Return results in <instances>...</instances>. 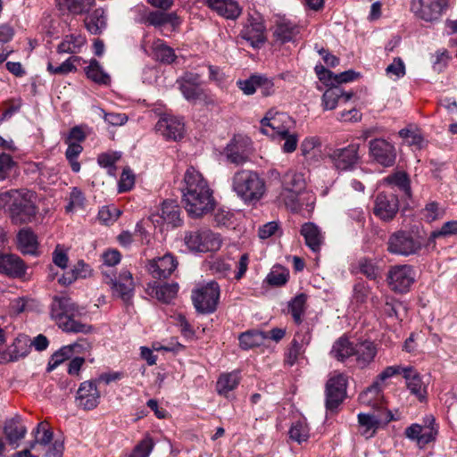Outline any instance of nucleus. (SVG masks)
Wrapping results in <instances>:
<instances>
[{"instance_id":"43","label":"nucleus","mask_w":457,"mask_h":457,"mask_svg":"<svg viewBox=\"0 0 457 457\" xmlns=\"http://www.w3.org/2000/svg\"><path fill=\"white\" fill-rule=\"evenodd\" d=\"M267 338V332L247 331L239 336V344L241 348L247 350L259 346Z\"/></svg>"},{"instance_id":"30","label":"nucleus","mask_w":457,"mask_h":457,"mask_svg":"<svg viewBox=\"0 0 457 457\" xmlns=\"http://www.w3.org/2000/svg\"><path fill=\"white\" fill-rule=\"evenodd\" d=\"M18 249L23 254H37L38 242L36 234L29 228H22L17 235Z\"/></svg>"},{"instance_id":"44","label":"nucleus","mask_w":457,"mask_h":457,"mask_svg":"<svg viewBox=\"0 0 457 457\" xmlns=\"http://www.w3.org/2000/svg\"><path fill=\"white\" fill-rule=\"evenodd\" d=\"M385 182L397 187L405 195L411 196L410 179L406 172L396 171L385 179Z\"/></svg>"},{"instance_id":"54","label":"nucleus","mask_w":457,"mask_h":457,"mask_svg":"<svg viewBox=\"0 0 457 457\" xmlns=\"http://www.w3.org/2000/svg\"><path fill=\"white\" fill-rule=\"evenodd\" d=\"M289 272L281 267L274 268L267 276V282L271 286L280 287L287 282Z\"/></svg>"},{"instance_id":"41","label":"nucleus","mask_w":457,"mask_h":457,"mask_svg":"<svg viewBox=\"0 0 457 457\" xmlns=\"http://www.w3.org/2000/svg\"><path fill=\"white\" fill-rule=\"evenodd\" d=\"M239 381L240 377L238 372L223 373L217 381L216 390L219 395L228 397V394L237 388Z\"/></svg>"},{"instance_id":"48","label":"nucleus","mask_w":457,"mask_h":457,"mask_svg":"<svg viewBox=\"0 0 457 457\" xmlns=\"http://www.w3.org/2000/svg\"><path fill=\"white\" fill-rule=\"evenodd\" d=\"M381 387L379 386L378 381H374L373 384L363 391L359 400L361 404L371 405L375 407L378 405V401L380 399Z\"/></svg>"},{"instance_id":"36","label":"nucleus","mask_w":457,"mask_h":457,"mask_svg":"<svg viewBox=\"0 0 457 457\" xmlns=\"http://www.w3.org/2000/svg\"><path fill=\"white\" fill-rule=\"evenodd\" d=\"M299 32V28L295 24L284 20L276 24L273 36L280 44H285L295 40Z\"/></svg>"},{"instance_id":"64","label":"nucleus","mask_w":457,"mask_h":457,"mask_svg":"<svg viewBox=\"0 0 457 457\" xmlns=\"http://www.w3.org/2000/svg\"><path fill=\"white\" fill-rule=\"evenodd\" d=\"M457 234V220H450L443 224L440 229L431 233L430 238L435 239L439 237H450Z\"/></svg>"},{"instance_id":"40","label":"nucleus","mask_w":457,"mask_h":457,"mask_svg":"<svg viewBox=\"0 0 457 457\" xmlns=\"http://www.w3.org/2000/svg\"><path fill=\"white\" fill-rule=\"evenodd\" d=\"M86 37L78 34L66 35L62 41L57 46L59 54H77L79 53L81 47L86 44Z\"/></svg>"},{"instance_id":"14","label":"nucleus","mask_w":457,"mask_h":457,"mask_svg":"<svg viewBox=\"0 0 457 457\" xmlns=\"http://www.w3.org/2000/svg\"><path fill=\"white\" fill-rule=\"evenodd\" d=\"M448 0H411V9L420 19L433 22L440 19Z\"/></svg>"},{"instance_id":"26","label":"nucleus","mask_w":457,"mask_h":457,"mask_svg":"<svg viewBox=\"0 0 457 457\" xmlns=\"http://www.w3.org/2000/svg\"><path fill=\"white\" fill-rule=\"evenodd\" d=\"M265 27L262 22H250L240 32L241 37L253 48L261 47L265 42Z\"/></svg>"},{"instance_id":"62","label":"nucleus","mask_w":457,"mask_h":457,"mask_svg":"<svg viewBox=\"0 0 457 457\" xmlns=\"http://www.w3.org/2000/svg\"><path fill=\"white\" fill-rule=\"evenodd\" d=\"M141 22L147 26L161 27L165 24V12L153 11L142 17Z\"/></svg>"},{"instance_id":"13","label":"nucleus","mask_w":457,"mask_h":457,"mask_svg":"<svg viewBox=\"0 0 457 457\" xmlns=\"http://www.w3.org/2000/svg\"><path fill=\"white\" fill-rule=\"evenodd\" d=\"M177 84L183 96L190 103L205 100L207 95L202 87L200 75L194 72H186L177 79Z\"/></svg>"},{"instance_id":"50","label":"nucleus","mask_w":457,"mask_h":457,"mask_svg":"<svg viewBox=\"0 0 457 457\" xmlns=\"http://www.w3.org/2000/svg\"><path fill=\"white\" fill-rule=\"evenodd\" d=\"M120 158V154L119 152H109L103 153L98 155L97 162L98 164L108 170V174L111 176H115L116 167L115 163Z\"/></svg>"},{"instance_id":"27","label":"nucleus","mask_w":457,"mask_h":457,"mask_svg":"<svg viewBox=\"0 0 457 457\" xmlns=\"http://www.w3.org/2000/svg\"><path fill=\"white\" fill-rule=\"evenodd\" d=\"M221 156L227 162L238 166L250 160L251 151L245 145H226L221 152Z\"/></svg>"},{"instance_id":"51","label":"nucleus","mask_w":457,"mask_h":457,"mask_svg":"<svg viewBox=\"0 0 457 457\" xmlns=\"http://www.w3.org/2000/svg\"><path fill=\"white\" fill-rule=\"evenodd\" d=\"M81 58L79 56H71L66 61H64L62 64L59 66H54L52 62H48L47 64V71L51 74H68L72 71H76L77 68L74 65L75 62L79 61Z\"/></svg>"},{"instance_id":"2","label":"nucleus","mask_w":457,"mask_h":457,"mask_svg":"<svg viewBox=\"0 0 457 457\" xmlns=\"http://www.w3.org/2000/svg\"><path fill=\"white\" fill-rule=\"evenodd\" d=\"M80 315V308L70 297L65 295L54 297L51 303V317L62 331L67 333H91L93 327L79 320L78 318Z\"/></svg>"},{"instance_id":"31","label":"nucleus","mask_w":457,"mask_h":457,"mask_svg":"<svg viewBox=\"0 0 457 457\" xmlns=\"http://www.w3.org/2000/svg\"><path fill=\"white\" fill-rule=\"evenodd\" d=\"M355 361L361 368H365L371 361H373L376 354L377 348L374 343L370 341H362L353 346Z\"/></svg>"},{"instance_id":"10","label":"nucleus","mask_w":457,"mask_h":457,"mask_svg":"<svg viewBox=\"0 0 457 457\" xmlns=\"http://www.w3.org/2000/svg\"><path fill=\"white\" fill-rule=\"evenodd\" d=\"M394 420V416L390 411L378 406L377 411L370 413H359L358 422L361 428V435L365 438L372 437L377 430Z\"/></svg>"},{"instance_id":"49","label":"nucleus","mask_w":457,"mask_h":457,"mask_svg":"<svg viewBox=\"0 0 457 457\" xmlns=\"http://www.w3.org/2000/svg\"><path fill=\"white\" fill-rule=\"evenodd\" d=\"M96 4V0H64V5L73 15L87 13Z\"/></svg>"},{"instance_id":"22","label":"nucleus","mask_w":457,"mask_h":457,"mask_svg":"<svg viewBox=\"0 0 457 457\" xmlns=\"http://www.w3.org/2000/svg\"><path fill=\"white\" fill-rule=\"evenodd\" d=\"M99 399L100 393L93 381H85L80 384L76 396L79 407L84 410L95 409L99 403Z\"/></svg>"},{"instance_id":"42","label":"nucleus","mask_w":457,"mask_h":457,"mask_svg":"<svg viewBox=\"0 0 457 457\" xmlns=\"http://www.w3.org/2000/svg\"><path fill=\"white\" fill-rule=\"evenodd\" d=\"M85 73L87 79L97 84L108 85L111 81L110 76L103 70L99 62L96 59L90 61L89 65L85 68Z\"/></svg>"},{"instance_id":"45","label":"nucleus","mask_w":457,"mask_h":457,"mask_svg":"<svg viewBox=\"0 0 457 457\" xmlns=\"http://www.w3.org/2000/svg\"><path fill=\"white\" fill-rule=\"evenodd\" d=\"M306 300V295L299 294L288 303V312L296 324H301L303 321L302 317L305 312Z\"/></svg>"},{"instance_id":"11","label":"nucleus","mask_w":457,"mask_h":457,"mask_svg":"<svg viewBox=\"0 0 457 457\" xmlns=\"http://www.w3.org/2000/svg\"><path fill=\"white\" fill-rule=\"evenodd\" d=\"M104 282L110 286L114 297L120 298L124 303L129 304L134 295V282L132 274L129 270H122L119 278L111 277L103 271Z\"/></svg>"},{"instance_id":"28","label":"nucleus","mask_w":457,"mask_h":457,"mask_svg":"<svg viewBox=\"0 0 457 457\" xmlns=\"http://www.w3.org/2000/svg\"><path fill=\"white\" fill-rule=\"evenodd\" d=\"M403 375L410 392L417 396L420 401L425 400L427 396L426 386L418 372L412 367H404Z\"/></svg>"},{"instance_id":"57","label":"nucleus","mask_w":457,"mask_h":457,"mask_svg":"<svg viewBox=\"0 0 457 457\" xmlns=\"http://www.w3.org/2000/svg\"><path fill=\"white\" fill-rule=\"evenodd\" d=\"M121 212L113 205L104 206L98 212V219L104 224H112L120 215Z\"/></svg>"},{"instance_id":"17","label":"nucleus","mask_w":457,"mask_h":457,"mask_svg":"<svg viewBox=\"0 0 457 457\" xmlns=\"http://www.w3.org/2000/svg\"><path fill=\"white\" fill-rule=\"evenodd\" d=\"M346 378L343 374L331 377L326 385V406L336 409L343 401L346 392Z\"/></svg>"},{"instance_id":"29","label":"nucleus","mask_w":457,"mask_h":457,"mask_svg":"<svg viewBox=\"0 0 457 457\" xmlns=\"http://www.w3.org/2000/svg\"><path fill=\"white\" fill-rule=\"evenodd\" d=\"M370 154L379 164L392 166L396 158V150L394 145H370Z\"/></svg>"},{"instance_id":"12","label":"nucleus","mask_w":457,"mask_h":457,"mask_svg":"<svg viewBox=\"0 0 457 457\" xmlns=\"http://www.w3.org/2000/svg\"><path fill=\"white\" fill-rule=\"evenodd\" d=\"M414 281L415 271L411 265H395L388 270V285L396 293L408 292Z\"/></svg>"},{"instance_id":"21","label":"nucleus","mask_w":457,"mask_h":457,"mask_svg":"<svg viewBox=\"0 0 457 457\" xmlns=\"http://www.w3.org/2000/svg\"><path fill=\"white\" fill-rule=\"evenodd\" d=\"M204 4L219 16L227 20H237L242 13V7L236 0H204Z\"/></svg>"},{"instance_id":"5","label":"nucleus","mask_w":457,"mask_h":457,"mask_svg":"<svg viewBox=\"0 0 457 457\" xmlns=\"http://www.w3.org/2000/svg\"><path fill=\"white\" fill-rule=\"evenodd\" d=\"M295 125V121L288 114L271 109L261 120L260 131L271 140L297 143L298 135L292 131Z\"/></svg>"},{"instance_id":"35","label":"nucleus","mask_w":457,"mask_h":457,"mask_svg":"<svg viewBox=\"0 0 457 457\" xmlns=\"http://www.w3.org/2000/svg\"><path fill=\"white\" fill-rule=\"evenodd\" d=\"M85 27L93 35L101 34L107 26L105 12L103 8H96L84 20Z\"/></svg>"},{"instance_id":"18","label":"nucleus","mask_w":457,"mask_h":457,"mask_svg":"<svg viewBox=\"0 0 457 457\" xmlns=\"http://www.w3.org/2000/svg\"><path fill=\"white\" fill-rule=\"evenodd\" d=\"M178 262L171 253L149 260L146 264L147 271L154 278H167L176 270Z\"/></svg>"},{"instance_id":"61","label":"nucleus","mask_w":457,"mask_h":457,"mask_svg":"<svg viewBox=\"0 0 457 457\" xmlns=\"http://www.w3.org/2000/svg\"><path fill=\"white\" fill-rule=\"evenodd\" d=\"M83 148L81 145H69L65 155L70 162L71 170L74 172H79L80 170V164L77 161L78 156L82 152Z\"/></svg>"},{"instance_id":"32","label":"nucleus","mask_w":457,"mask_h":457,"mask_svg":"<svg viewBox=\"0 0 457 457\" xmlns=\"http://www.w3.org/2000/svg\"><path fill=\"white\" fill-rule=\"evenodd\" d=\"M146 290L151 296L162 303H169L177 296L179 285L177 283L157 285L154 282V284H148Z\"/></svg>"},{"instance_id":"23","label":"nucleus","mask_w":457,"mask_h":457,"mask_svg":"<svg viewBox=\"0 0 457 457\" xmlns=\"http://www.w3.org/2000/svg\"><path fill=\"white\" fill-rule=\"evenodd\" d=\"M330 158L337 170H348L358 159L357 145H348L345 147L337 149L330 154Z\"/></svg>"},{"instance_id":"38","label":"nucleus","mask_w":457,"mask_h":457,"mask_svg":"<svg viewBox=\"0 0 457 457\" xmlns=\"http://www.w3.org/2000/svg\"><path fill=\"white\" fill-rule=\"evenodd\" d=\"M354 345L345 337H341L336 340L332 345L330 355L338 361H345L353 356Z\"/></svg>"},{"instance_id":"47","label":"nucleus","mask_w":457,"mask_h":457,"mask_svg":"<svg viewBox=\"0 0 457 457\" xmlns=\"http://www.w3.org/2000/svg\"><path fill=\"white\" fill-rule=\"evenodd\" d=\"M288 433L290 439L298 444L306 442L310 437V429L307 423L303 420L294 422Z\"/></svg>"},{"instance_id":"37","label":"nucleus","mask_w":457,"mask_h":457,"mask_svg":"<svg viewBox=\"0 0 457 457\" xmlns=\"http://www.w3.org/2000/svg\"><path fill=\"white\" fill-rule=\"evenodd\" d=\"M4 433L9 443L14 445L25 436L27 428L21 423V418L16 416L4 422Z\"/></svg>"},{"instance_id":"55","label":"nucleus","mask_w":457,"mask_h":457,"mask_svg":"<svg viewBox=\"0 0 457 457\" xmlns=\"http://www.w3.org/2000/svg\"><path fill=\"white\" fill-rule=\"evenodd\" d=\"M398 134L402 139L410 143H421L423 141L420 129L413 124H410L406 128L401 129Z\"/></svg>"},{"instance_id":"8","label":"nucleus","mask_w":457,"mask_h":457,"mask_svg":"<svg viewBox=\"0 0 457 457\" xmlns=\"http://www.w3.org/2000/svg\"><path fill=\"white\" fill-rule=\"evenodd\" d=\"M422 249V243L418 236L404 230L392 233L386 242V250L391 254L410 256L418 254Z\"/></svg>"},{"instance_id":"59","label":"nucleus","mask_w":457,"mask_h":457,"mask_svg":"<svg viewBox=\"0 0 457 457\" xmlns=\"http://www.w3.org/2000/svg\"><path fill=\"white\" fill-rule=\"evenodd\" d=\"M92 129L87 125H78L73 127L69 133L68 140L70 143L82 142L91 134Z\"/></svg>"},{"instance_id":"15","label":"nucleus","mask_w":457,"mask_h":457,"mask_svg":"<svg viewBox=\"0 0 457 457\" xmlns=\"http://www.w3.org/2000/svg\"><path fill=\"white\" fill-rule=\"evenodd\" d=\"M312 341V333L307 328L299 329L294 336L290 345L285 353V362L289 366L295 364L305 353L307 346Z\"/></svg>"},{"instance_id":"1","label":"nucleus","mask_w":457,"mask_h":457,"mask_svg":"<svg viewBox=\"0 0 457 457\" xmlns=\"http://www.w3.org/2000/svg\"><path fill=\"white\" fill-rule=\"evenodd\" d=\"M181 193L185 209L192 217H201L214 208L212 190L194 167H189L185 172Z\"/></svg>"},{"instance_id":"53","label":"nucleus","mask_w":457,"mask_h":457,"mask_svg":"<svg viewBox=\"0 0 457 457\" xmlns=\"http://www.w3.org/2000/svg\"><path fill=\"white\" fill-rule=\"evenodd\" d=\"M74 353L71 351V346L65 345L56 351L50 358L47 370H54L59 364L62 363L65 360L70 359Z\"/></svg>"},{"instance_id":"39","label":"nucleus","mask_w":457,"mask_h":457,"mask_svg":"<svg viewBox=\"0 0 457 457\" xmlns=\"http://www.w3.org/2000/svg\"><path fill=\"white\" fill-rule=\"evenodd\" d=\"M151 48L154 58L160 62L170 64L177 58L173 48L160 38L154 40Z\"/></svg>"},{"instance_id":"56","label":"nucleus","mask_w":457,"mask_h":457,"mask_svg":"<svg viewBox=\"0 0 457 457\" xmlns=\"http://www.w3.org/2000/svg\"><path fill=\"white\" fill-rule=\"evenodd\" d=\"M260 81H263L262 75H252L247 79L238 80L237 84L244 94L250 96L255 93L260 86Z\"/></svg>"},{"instance_id":"60","label":"nucleus","mask_w":457,"mask_h":457,"mask_svg":"<svg viewBox=\"0 0 457 457\" xmlns=\"http://www.w3.org/2000/svg\"><path fill=\"white\" fill-rule=\"evenodd\" d=\"M153 448V439L149 436H146L136 445L129 457H148Z\"/></svg>"},{"instance_id":"63","label":"nucleus","mask_w":457,"mask_h":457,"mask_svg":"<svg viewBox=\"0 0 457 457\" xmlns=\"http://www.w3.org/2000/svg\"><path fill=\"white\" fill-rule=\"evenodd\" d=\"M53 262L61 269H65L68 266V254L67 250L63 245H57L52 253Z\"/></svg>"},{"instance_id":"33","label":"nucleus","mask_w":457,"mask_h":457,"mask_svg":"<svg viewBox=\"0 0 457 457\" xmlns=\"http://www.w3.org/2000/svg\"><path fill=\"white\" fill-rule=\"evenodd\" d=\"M301 235L304 237L306 245L312 252L318 253L320 250L324 237L320 229L314 223H304L301 228Z\"/></svg>"},{"instance_id":"4","label":"nucleus","mask_w":457,"mask_h":457,"mask_svg":"<svg viewBox=\"0 0 457 457\" xmlns=\"http://www.w3.org/2000/svg\"><path fill=\"white\" fill-rule=\"evenodd\" d=\"M306 182L302 173L288 170L281 179V191L275 203L293 212H299L303 205V195L305 193Z\"/></svg>"},{"instance_id":"7","label":"nucleus","mask_w":457,"mask_h":457,"mask_svg":"<svg viewBox=\"0 0 457 457\" xmlns=\"http://www.w3.org/2000/svg\"><path fill=\"white\" fill-rule=\"evenodd\" d=\"M220 286L215 281L200 285L192 291V302L196 312L202 314L216 311L220 299Z\"/></svg>"},{"instance_id":"34","label":"nucleus","mask_w":457,"mask_h":457,"mask_svg":"<svg viewBox=\"0 0 457 457\" xmlns=\"http://www.w3.org/2000/svg\"><path fill=\"white\" fill-rule=\"evenodd\" d=\"M405 435L411 440H416L420 447L433 442L437 435V429L423 428L421 425L412 424L405 430Z\"/></svg>"},{"instance_id":"16","label":"nucleus","mask_w":457,"mask_h":457,"mask_svg":"<svg viewBox=\"0 0 457 457\" xmlns=\"http://www.w3.org/2000/svg\"><path fill=\"white\" fill-rule=\"evenodd\" d=\"M150 220L154 225L178 227L181 224L179 206L174 201L165 200L156 212L151 214Z\"/></svg>"},{"instance_id":"46","label":"nucleus","mask_w":457,"mask_h":457,"mask_svg":"<svg viewBox=\"0 0 457 457\" xmlns=\"http://www.w3.org/2000/svg\"><path fill=\"white\" fill-rule=\"evenodd\" d=\"M329 87L322 96V106L324 110H334L341 99L344 90L337 85H328Z\"/></svg>"},{"instance_id":"24","label":"nucleus","mask_w":457,"mask_h":457,"mask_svg":"<svg viewBox=\"0 0 457 457\" xmlns=\"http://www.w3.org/2000/svg\"><path fill=\"white\" fill-rule=\"evenodd\" d=\"M0 272L10 277L20 278L26 272L23 261L12 253L0 254Z\"/></svg>"},{"instance_id":"6","label":"nucleus","mask_w":457,"mask_h":457,"mask_svg":"<svg viewBox=\"0 0 457 457\" xmlns=\"http://www.w3.org/2000/svg\"><path fill=\"white\" fill-rule=\"evenodd\" d=\"M232 187L245 203L259 201L266 192L264 179L254 170H240L232 178Z\"/></svg>"},{"instance_id":"58","label":"nucleus","mask_w":457,"mask_h":457,"mask_svg":"<svg viewBox=\"0 0 457 457\" xmlns=\"http://www.w3.org/2000/svg\"><path fill=\"white\" fill-rule=\"evenodd\" d=\"M210 269L220 277H226L232 270V264L229 259L218 258L210 263Z\"/></svg>"},{"instance_id":"9","label":"nucleus","mask_w":457,"mask_h":457,"mask_svg":"<svg viewBox=\"0 0 457 457\" xmlns=\"http://www.w3.org/2000/svg\"><path fill=\"white\" fill-rule=\"evenodd\" d=\"M184 243L190 251L199 253L218 251L221 246L220 236L206 228L186 232Z\"/></svg>"},{"instance_id":"25","label":"nucleus","mask_w":457,"mask_h":457,"mask_svg":"<svg viewBox=\"0 0 457 457\" xmlns=\"http://www.w3.org/2000/svg\"><path fill=\"white\" fill-rule=\"evenodd\" d=\"M30 349V342L28 337L20 335L13 343L3 353L1 358L5 361H15L25 357Z\"/></svg>"},{"instance_id":"19","label":"nucleus","mask_w":457,"mask_h":457,"mask_svg":"<svg viewBox=\"0 0 457 457\" xmlns=\"http://www.w3.org/2000/svg\"><path fill=\"white\" fill-rule=\"evenodd\" d=\"M399 210L398 198L395 195L380 193L377 195L374 214L384 221H389L395 218Z\"/></svg>"},{"instance_id":"52","label":"nucleus","mask_w":457,"mask_h":457,"mask_svg":"<svg viewBox=\"0 0 457 457\" xmlns=\"http://www.w3.org/2000/svg\"><path fill=\"white\" fill-rule=\"evenodd\" d=\"M53 432L48 428L47 423L40 422L36 429L35 441L31 443L30 448H34L37 444L46 445L53 440Z\"/></svg>"},{"instance_id":"3","label":"nucleus","mask_w":457,"mask_h":457,"mask_svg":"<svg viewBox=\"0 0 457 457\" xmlns=\"http://www.w3.org/2000/svg\"><path fill=\"white\" fill-rule=\"evenodd\" d=\"M35 195L29 190H12L0 195L1 203H10L9 212L12 222L16 225L29 223L37 214Z\"/></svg>"},{"instance_id":"20","label":"nucleus","mask_w":457,"mask_h":457,"mask_svg":"<svg viewBox=\"0 0 457 457\" xmlns=\"http://www.w3.org/2000/svg\"><path fill=\"white\" fill-rule=\"evenodd\" d=\"M158 133L163 136L166 140L179 141L182 138L185 125L184 122L176 117L165 116L161 118L155 125Z\"/></svg>"}]
</instances>
